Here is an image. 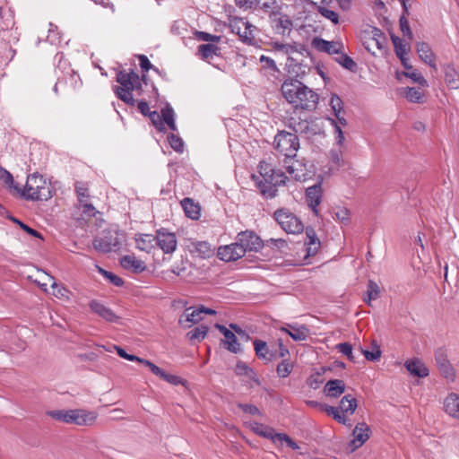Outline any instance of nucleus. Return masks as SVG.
<instances>
[{
  "label": "nucleus",
  "instance_id": "e433bc0d",
  "mask_svg": "<svg viewBox=\"0 0 459 459\" xmlns=\"http://www.w3.org/2000/svg\"><path fill=\"white\" fill-rule=\"evenodd\" d=\"M259 62L261 64L262 69L266 71L268 74L274 76L276 74L280 73V70L273 58L262 55L259 57Z\"/></svg>",
  "mask_w": 459,
  "mask_h": 459
},
{
  "label": "nucleus",
  "instance_id": "c03bdc74",
  "mask_svg": "<svg viewBox=\"0 0 459 459\" xmlns=\"http://www.w3.org/2000/svg\"><path fill=\"white\" fill-rule=\"evenodd\" d=\"M330 161L332 163L333 168H340L343 164L342 160V147H338V149L331 150L329 153Z\"/></svg>",
  "mask_w": 459,
  "mask_h": 459
},
{
  "label": "nucleus",
  "instance_id": "1a4fd4ad",
  "mask_svg": "<svg viewBox=\"0 0 459 459\" xmlns=\"http://www.w3.org/2000/svg\"><path fill=\"white\" fill-rule=\"evenodd\" d=\"M231 31L237 33L241 40L253 44L255 40L254 30L255 27L243 19L236 18L230 22Z\"/></svg>",
  "mask_w": 459,
  "mask_h": 459
},
{
  "label": "nucleus",
  "instance_id": "c85d7f7f",
  "mask_svg": "<svg viewBox=\"0 0 459 459\" xmlns=\"http://www.w3.org/2000/svg\"><path fill=\"white\" fill-rule=\"evenodd\" d=\"M156 234H141L136 238V247L142 251L150 253L156 247Z\"/></svg>",
  "mask_w": 459,
  "mask_h": 459
},
{
  "label": "nucleus",
  "instance_id": "c9c22d12",
  "mask_svg": "<svg viewBox=\"0 0 459 459\" xmlns=\"http://www.w3.org/2000/svg\"><path fill=\"white\" fill-rule=\"evenodd\" d=\"M254 347L255 355L260 359L265 361H270L272 359V355L269 353V349L267 343L261 340L254 341Z\"/></svg>",
  "mask_w": 459,
  "mask_h": 459
},
{
  "label": "nucleus",
  "instance_id": "7ed1b4c3",
  "mask_svg": "<svg viewBox=\"0 0 459 459\" xmlns=\"http://www.w3.org/2000/svg\"><path fill=\"white\" fill-rule=\"evenodd\" d=\"M47 413L57 421L78 426L91 425L97 418L95 412L82 409L55 410L48 411Z\"/></svg>",
  "mask_w": 459,
  "mask_h": 459
},
{
  "label": "nucleus",
  "instance_id": "603ef678",
  "mask_svg": "<svg viewBox=\"0 0 459 459\" xmlns=\"http://www.w3.org/2000/svg\"><path fill=\"white\" fill-rule=\"evenodd\" d=\"M196 251L204 257H210L213 255V249L208 242L201 241L195 245Z\"/></svg>",
  "mask_w": 459,
  "mask_h": 459
},
{
  "label": "nucleus",
  "instance_id": "13d9d810",
  "mask_svg": "<svg viewBox=\"0 0 459 459\" xmlns=\"http://www.w3.org/2000/svg\"><path fill=\"white\" fill-rule=\"evenodd\" d=\"M195 36H196L197 39L205 41V42L218 43L221 40L220 36L212 35V34H210L208 32H204V31H196Z\"/></svg>",
  "mask_w": 459,
  "mask_h": 459
},
{
  "label": "nucleus",
  "instance_id": "5fc2aeb1",
  "mask_svg": "<svg viewBox=\"0 0 459 459\" xmlns=\"http://www.w3.org/2000/svg\"><path fill=\"white\" fill-rule=\"evenodd\" d=\"M168 140H169V143L171 148L174 151H176L178 152H183L184 143L180 137H178V135H176L174 134H170L168 135Z\"/></svg>",
  "mask_w": 459,
  "mask_h": 459
},
{
  "label": "nucleus",
  "instance_id": "2f4dec72",
  "mask_svg": "<svg viewBox=\"0 0 459 459\" xmlns=\"http://www.w3.org/2000/svg\"><path fill=\"white\" fill-rule=\"evenodd\" d=\"M372 38L366 47L368 51H371L372 47H376L377 49L382 50L385 47L386 39L381 30L373 28L371 30Z\"/></svg>",
  "mask_w": 459,
  "mask_h": 459
},
{
  "label": "nucleus",
  "instance_id": "5701e85b",
  "mask_svg": "<svg viewBox=\"0 0 459 459\" xmlns=\"http://www.w3.org/2000/svg\"><path fill=\"white\" fill-rule=\"evenodd\" d=\"M411 375L425 377L429 374V368L418 359H409L404 364Z\"/></svg>",
  "mask_w": 459,
  "mask_h": 459
},
{
  "label": "nucleus",
  "instance_id": "a211bd4d",
  "mask_svg": "<svg viewBox=\"0 0 459 459\" xmlns=\"http://www.w3.org/2000/svg\"><path fill=\"white\" fill-rule=\"evenodd\" d=\"M255 434L270 439L273 443L276 444V436L278 433L274 431L272 427L258 423L256 421L245 422Z\"/></svg>",
  "mask_w": 459,
  "mask_h": 459
},
{
  "label": "nucleus",
  "instance_id": "ea45409f",
  "mask_svg": "<svg viewBox=\"0 0 459 459\" xmlns=\"http://www.w3.org/2000/svg\"><path fill=\"white\" fill-rule=\"evenodd\" d=\"M405 98L414 103H420L424 98L423 92L420 89L414 87H407L404 89Z\"/></svg>",
  "mask_w": 459,
  "mask_h": 459
},
{
  "label": "nucleus",
  "instance_id": "37998d69",
  "mask_svg": "<svg viewBox=\"0 0 459 459\" xmlns=\"http://www.w3.org/2000/svg\"><path fill=\"white\" fill-rule=\"evenodd\" d=\"M317 12L325 19L331 21L333 24L339 23V14L336 12L329 9L327 5L319 6Z\"/></svg>",
  "mask_w": 459,
  "mask_h": 459
},
{
  "label": "nucleus",
  "instance_id": "39448f33",
  "mask_svg": "<svg viewBox=\"0 0 459 459\" xmlns=\"http://www.w3.org/2000/svg\"><path fill=\"white\" fill-rule=\"evenodd\" d=\"M22 197L31 201H46L51 197V191L43 177L34 173L28 177Z\"/></svg>",
  "mask_w": 459,
  "mask_h": 459
},
{
  "label": "nucleus",
  "instance_id": "9b49d317",
  "mask_svg": "<svg viewBox=\"0 0 459 459\" xmlns=\"http://www.w3.org/2000/svg\"><path fill=\"white\" fill-rule=\"evenodd\" d=\"M156 246H158L164 254H172L177 249L178 240L176 235L168 230L161 228L156 230Z\"/></svg>",
  "mask_w": 459,
  "mask_h": 459
},
{
  "label": "nucleus",
  "instance_id": "f8f14e48",
  "mask_svg": "<svg viewBox=\"0 0 459 459\" xmlns=\"http://www.w3.org/2000/svg\"><path fill=\"white\" fill-rule=\"evenodd\" d=\"M435 361L439 369L440 374L448 380H454L455 374V369L450 363L447 352L444 348H437L435 351Z\"/></svg>",
  "mask_w": 459,
  "mask_h": 459
},
{
  "label": "nucleus",
  "instance_id": "338daca9",
  "mask_svg": "<svg viewBox=\"0 0 459 459\" xmlns=\"http://www.w3.org/2000/svg\"><path fill=\"white\" fill-rule=\"evenodd\" d=\"M117 354L120 356L123 359L131 360V361H137L139 363H142L143 359L142 358H139L135 355H131L126 352V351L120 347L117 346Z\"/></svg>",
  "mask_w": 459,
  "mask_h": 459
},
{
  "label": "nucleus",
  "instance_id": "de8ad7c7",
  "mask_svg": "<svg viewBox=\"0 0 459 459\" xmlns=\"http://www.w3.org/2000/svg\"><path fill=\"white\" fill-rule=\"evenodd\" d=\"M405 76L411 79L414 82L419 83L420 85L425 87L428 86V82L422 74L417 71L416 69H410L406 73H404Z\"/></svg>",
  "mask_w": 459,
  "mask_h": 459
},
{
  "label": "nucleus",
  "instance_id": "69168bd1",
  "mask_svg": "<svg viewBox=\"0 0 459 459\" xmlns=\"http://www.w3.org/2000/svg\"><path fill=\"white\" fill-rule=\"evenodd\" d=\"M238 406L246 413H248L251 415H258V416L262 415L260 410L255 405L247 404V403H238Z\"/></svg>",
  "mask_w": 459,
  "mask_h": 459
},
{
  "label": "nucleus",
  "instance_id": "4c0bfd02",
  "mask_svg": "<svg viewBox=\"0 0 459 459\" xmlns=\"http://www.w3.org/2000/svg\"><path fill=\"white\" fill-rule=\"evenodd\" d=\"M220 48L214 44H202L198 47V53L203 59L211 58L219 54Z\"/></svg>",
  "mask_w": 459,
  "mask_h": 459
},
{
  "label": "nucleus",
  "instance_id": "ddd939ff",
  "mask_svg": "<svg viewBox=\"0 0 459 459\" xmlns=\"http://www.w3.org/2000/svg\"><path fill=\"white\" fill-rule=\"evenodd\" d=\"M237 243L242 248L247 251H256L262 247V241L260 238L253 231L246 230L238 233L237 237Z\"/></svg>",
  "mask_w": 459,
  "mask_h": 459
},
{
  "label": "nucleus",
  "instance_id": "bf43d9fd",
  "mask_svg": "<svg viewBox=\"0 0 459 459\" xmlns=\"http://www.w3.org/2000/svg\"><path fill=\"white\" fill-rule=\"evenodd\" d=\"M330 105L332 109L334 112L335 116H339V114L342 111V101L337 95H333L330 100Z\"/></svg>",
  "mask_w": 459,
  "mask_h": 459
},
{
  "label": "nucleus",
  "instance_id": "b1692460",
  "mask_svg": "<svg viewBox=\"0 0 459 459\" xmlns=\"http://www.w3.org/2000/svg\"><path fill=\"white\" fill-rule=\"evenodd\" d=\"M180 204L186 217L192 220H198L200 218L201 207L198 203L194 202L189 197H186L180 202Z\"/></svg>",
  "mask_w": 459,
  "mask_h": 459
},
{
  "label": "nucleus",
  "instance_id": "58836bf2",
  "mask_svg": "<svg viewBox=\"0 0 459 459\" xmlns=\"http://www.w3.org/2000/svg\"><path fill=\"white\" fill-rule=\"evenodd\" d=\"M379 293H380V289H379L378 285L371 280L368 281L367 292L364 297V301L368 305L370 306L371 301L376 300L378 298Z\"/></svg>",
  "mask_w": 459,
  "mask_h": 459
},
{
  "label": "nucleus",
  "instance_id": "a878e982",
  "mask_svg": "<svg viewBox=\"0 0 459 459\" xmlns=\"http://www.w3.org/2000/svg\"><path fill=\"white\" fill-rule=\"evenodd\" d=\"M284 166L291 178L297 181H301L305 179V169L302 168L301 164H299L297 160H284Z\"/></svg>",
  "mask_w": 459,
  "mask_h": 459
},
{
  "label": "nucleus",
  "instance_id": "8fccbe9b",
  "mask_svg": "<svg viewBox=\"0 0 459 459\" xmlns=\"http://www.w3.org/2000/svg\"><path fill=\"white\" fill-rule=\"evenodd\" d=\"M283 442L287 444L288 446H290L293 450H299V446L292 440L287 434L284 433H278L276 436V444L281 445Z\"/></svg>",
  "mask_w": 459,
  "mask_h": 459
},
{
  "label": "nucleus",
  "instance_id": "72a5a7b5",
  "mask_svg": "<svg viewBox=\"0 0 459 459\" xmlns=\"http://www.w3.org/2000/svg\"><path fill=\"white\" fill-rule=\"evenodd\" d=\"M392 42L394 47V51L397 56V57L403 61V56H406L408 54V51L410 49L409 45L404 42L402 39H400L398 36L392 35L391 36Z\"/></svg>",
  "mask_w": 459,
  "mask_h": 459
},
{
  "label": "nucleus",
  "instance_id": "3c124183",
  "mask_svg": "<svg viewBox=\"0 0 459 459\" xmlns=\"http://www.w3.org/2000/svg\"><path fill=\"white\" fill-rule=\"evenodd\" d=\"M10 220L13 221L14 223L18 224L22 230H23L25 232H27L29 235L33 236L38 238H42V235L38 230L29 227L27 224L23 223L22 221L18 220L17 218H14L13 216L10 217Z\"/></svg>",
  "mask_w": 459,
  "mask_h": 459
},
{
  "label": "nucleus",
  "instance_id": "79ce46f5",
  "mask_svg": "<svg viewBox=\"0 0 459 459\" xmlns=\"http://www.w3.org/2000/svg\"><path fill=\"white\" fill-rule=\"evenodd\" d=\"M161 117L163 121L168 125V126L172 130H177V126L175 123V113L171 107L167 106L166 108H162L161 110Z\"/></svg>",
  "mask_w": 459,
  "mask_h": 459
},
{
  "label": "nucleus",
  "instance_id": "f257e3e1",
  "mask_svg": "<svg viewBox=\"0 0 459 459\" xmlns=\"http://www.w3.org/2000/svg\"><path fill=\"white\" fill-rule=\"evenodd\" d=\"M300 78L286 79L281 84V93L295 108L312 110L316 108L319 97L310 88L302 83Z\"/></svg>",
  "mask_w": 459,
  "mask_h": 459
},
{
  "label": "nucleus",
  "instance_id": "6e6552de",
  "mask_svg": "<svg viewBox=\"0 0 459 459\" xmlns=\"http://www.w3.org/2000/svg\"><path fill=\"white\" fill-rule=\"evenodd\" d=\"M273 216L280 227L288 234H299L304 230L300 219L288 209H278Z\"/></svg>",
  "mask_w": 459,
  "mask_h": 459
},
{
  "label": "nucleus",
  "instance_id": "aec40b11",
  "mask_svg": "<svg viewBox=\"0 0 459 459\" xmlns=\"http://www.w3.org/2000/svg\"><path fill=\"white\" fill-rule=\"evenodd\" d=\"M416 51L420 58L431 68L437 70L436 56L429 45L426 42H419L416 45Z\"/></svg>",
  "mask_w": 459,
  "mask_h": 459
},
{
  "label": "nucleus",
  "instance_id": "6e6d98bb",
  "mask_svg": "<svg viewBox=\"0 0 459 459\" xmlns=\"http://www.w3.org/2000/svg\"><path fill=\"white\" fill-rule=\"evenodd\" d=\"M409 14L405 13L403 12V15L400 17L399 22H400V28L404 36H407L410 39H412V32L410 28L409 21L406 18V16Z\"/></svg>",
  "mask_w": 459,
  "mask_h": 459
},
{
  "label": "nucleus",
  "instance_id": "0e129e2a",
  "mask_svg": "<svg viewBox=\"0 0 459 459\" xmlns=\"http://www.w3.org/2000/svg\"><path fill=\"white\" fill-rule=\"evenodd\" d=\"M141 364L148 367L154 375L160 377L161 379L162 377H164L163 375L165 371L159 368L158 366H156L155 364H153L152 361L143 359Z\"/></svg>",
  "mask_w": 459,
  "mask_h": 459
},
{
  "label": "nucleus",
  "instance_id": "f3484780",
  "mask_svg": "<svg viewBox=\"0 0 459 459\" xmlns=\"http://www.w3.org/2000/svg\"><path fill=\"white\" fill-rule=\"evenodd\" d=\"M215 327L224 335L225 348L232 353H238L241 351V345L238 342V339L233 332L228 329L226 326L216 324Z\"/></svg>",
  "mask_w": 459,
  "mask_h": 459
},
{
  "label": "nucleus",
  "instance_id": "a18cd8bd",
  "mask_svg": "<svg viewBox=\"0 0 459 459\" xmlns=\"http://www.w3.org/2000/svg\"><path fill=\"white\" fill-rule=\"evenodd\" d=\"M93 247L96 250L103 253H108L112 250V243L103 238H95Z\"/></svg>",
  "mask_w": 459,
  "mask_h": 459
},
{
  "label": "nucleus",
  "instance_id": "09e8293b",
  "mask_svg": "<svg viewBox=\"0 0 459 459\" xmlns=\"http://www.w3.org/2000/svg\"><path fill=\"white\" fill-rule=\"evenodd\" d=\"M277 29H281V33L284 34L285 31H288V33L290 32L293 27L292 21L286 15L281 16L277 21Z\"/></svg>",
  "mask_w": 459,
  "mask_h": 459
},
{
  "label": "nucleus",
  "instance_id": "c756f323",
  "mask_svg": "<svg viewBox=\"0 0 459 459\" xmlns=\"http://www.w3.org/2000/svg\"><path fill=\"white\" fill-rule=\"evenodd\" d=\"M281 331L287 333L294 341H305L308 336V330L304 325L296 327L288 325L287 327H281Z\"/></svg>",
  "mask_w": 459,
  "mask_h": 459
},
{
  "label": "nucleus",
  "instance_id": "473e14b6",
  "mask_svg": "<svg viewBox=\"0 0 459 459\" xmlns=\"http://www.w3.org/2000/svg\"><path fill=\"white\" fill-rule=\"evenodd\" d=\"M90 307L94 313L98 314L108 321L112 322L115 318V314L113 311L97 300L91 301Z\"/></svg>",
  "mask_w": 459,
  "mask_h": 459
},
{
  "label": "nucleus",
  "instance_id": "680f3d73",
  "mask_svg": "<svg viewBox=\"0 0 459 459\" xmlns=\"http://www.w3.org/2000/svg\"><path fill=\"white\" fill-rule=\"evenodd\" d=\"M236 372L238 375H247L252 377L255 375L254 371L244 362L238 361L236 365Z\"/></svg>",
  "mask_w": 459,
  "mask_h": 459
},
{
  "label": "nucleus",
  "instance_id": "a19ab883",
  "mask_svg": "<svg viewBox=\"0 0 459 459\" xmlns=\"http://www.w3.org/2000/svg\"><path fill=\"white\" fill-rule=\"evenodd\" d=\"M208 327L205 325H199L195 329L189 331L186 334L187 338L193 342H201L207 334Z\"/></svg>",
  "mask_w": 459,
  "mask_h": 459
},
{
  "label": "nucleus",
  "instance_id": "20e7f679",
  "mask_svg": "<svg viewBox=\"0 0 459 459\" xmlns=\"http://www.w3.org/2000/svg\"><path fill=\"white\" fill-rule=\"evenodd\" d=\"M117 82L121 84V87L117 88V96L125 103L134 106L135 100L134 98V91L140 93L141 82L137 74H123L120 73L117 76Z\"/></svg>",
  "mask_w": 459,
  "mask_h": 459
},
{
  "label": "nucleus",
  "instance_id": "864d4df0",
  "mask_svg": "<svg viewBox=\"0 0 459 459\" xmlns=\"http://www.w3.org/2000/svg\"><path fill=\"white\" fill-rule=\"evenodd\" d=\"M330 121H331V124L334 127L335 143H336V145L338 147H342L345 138H344L343 132H342V130L341 128V126L338 125L337 122L334 119H330Z\"/></svg>",
  "mask_w": 459,
  "mask_h": 459
},
{
  "label": "nucleus",
  "instance_id": "7c9ffc66",
  "mask_svg": "<svg viewBox=\"0 0 459 459\" xmlns=\"http://www.w3.org/2000/svg\"><path fill=\"white\" fill-rule=\"evenodd\" d=\"M358 406L357 400L354 398L351 394H346L344 395L339 404V411L344 415V413L347 414H353L356 411Z\"/></svg>",
  "mask_w": 459,
  "mask_h": 459
},
{
  "label": "nucleus",
  "instance_id": "4468645a",
  "mask_svg": "<svg viewBox=\"0 0 459 459\" xmlns=\"http://www.w3.org/2000/svg\"><path fill=\"white\" fill-rule=\"evenodd\" d=\"M217 255L222 261H235L245 255V249H242L236 241L230 245L219 247Z\"/></svg>",
  "mask_w": 459,
  "mask_h": 459
},
{
  "label": "nucleus",
  "instance_id": "412c9836",
  "mask_svg": "<svg viewBox=\"0 0 459 459\" xmlns=\"http://www.w3.org/2000/svg\"><path fill=\"white\" fill-rule=\"evenodd\" d=\"M345 383L341 379H332L324 386V393L327 397L337 398L345 392Z\"/></svg>",
  "mask_w": 459,
  "mask_h": 459
},
{
  "label": "nucleus",
  "instance_id": "052dcab7",
  "mask_svg": "<svg viewBox=\"0 0 459 459\" xmlns=\"http://www.w3.org/2000/svg\"><path fill=\"white\" fill-rule=\"evenodd\" d=\"M339 63L346 69L350 71H354L357 67L356 63L353 61L352 58L346 55H342L340 57Z\"/></svg>",
  "mask_w": 459,
  "mask_h": 459
},
{
  "label": "nucleus",
  "instance_id": "bb28decb",
  "mask_svg": "<svg viewBox=\"0 0 459 459\" xmlns=\"http://www.w3.org/2000/svg\"><path fill=\"white\" fill-rule=\"evenodd\" d=\"M444 408L446 413L459 420V394H448L444 401Z\"/></svg>",
  "mask_w": 459,
  "mask_h": 459
},
{
  "label": "nucleus",
  "instance_id": "774afa93",
  "mask_svg": "<svg viewBox=\"0 0 459 459\" xmlns=\"http://www.w3.org/2000/svg\"><path fill=\"white\" fill-rule=\"evenodd\" d=\"M267 243L281 251L288 246L287 241L283 238H270L267 240Z\"/></svg>",
  "mask_w": 459,
  "mask_h": 459
},
{
  "label": "nucleus",
  "instance_id": "e2e57ef3",
  "mask_svg": "<svg viewBox=\"0 0 459 459\" xmlns=\"http://www.w3.org/2000/svg\"><path fill=\"white\" fill-rule=\"evenodd\" d=\"M336 348L343 355L347 356L350 360H353L352 346L348 342L337 344Z\"/></svg>",
  "mask_w": 459,
  "mask_h": 459
},
{
  "label": "nucleus",
  "instance_id": "6ab92c4d",
  "mask_svg": "<svg viewBox=\"0 0 459 459\" xmlns=\"http://www.w3.org/2000/svg\"><path fill=\"white\" fill-rule=\"evenodd\" d=\"M369 427L362 422L358 423L352 431L354 438L351 441L353 449L360 447L369 438Z\"/></svg>",
  "mask_w": 459,
  "mask_h": 459
},
{
  "label": "nucleus",
  "instance_id": "f03ea898",
  "mask_svg": "<svg viewBox=\"0 0 459 459\" xmlns=\"http://www.w3.org/2000/svg\"><path fill=\"white\" fill-rule=\"evenodd\" d=\"M272 48L276 53L287 56L286 70L294 77L303 78L306 74L307 66L303 65V58L308 55V51L304 44L292 41H273L271 43Z\"/></svg>",
  "mask_w": 459,
  "mask_h": 459
},
{
  "label": "nucleus",
  "instance_id": "4be33fe9",
  "mask_svg": "<svg viewBox=\"0 0 459 459\" xmlns=\"http://www.w3.org/2000/svg\"><path fill=\"white\" fill-rule=\"evenodd\" d=\"M444 79L446 86L451 90L459 89V73L450 64H446L443 67Z\"/></svg>",
  "mask_w": 459,
  "mask_h": 459
},
{
  "label": "nucleus",
  "instance_id": "423d86ee",
  "mask_svg": "<svg viewBox=\"0 0 459 459\" xmlns=\"http://www.w3.org/2000/svg\"><path fill=\"white\" fill-rule=\"evenodd\" d=\"M274 148L285 160H293L299 148V140L295 134L280 131L274 137Z\"/></svg>",
  "mask_w": 459,
  "mask_h": 459
},
{
  "label": "nucleus",
  "instance_id": "f704fd0d",
  "mask_svg": "<svg viewBox=\"0 0 459 459\" xmlns=\"http://www.w3.org/2000/svg\"><path fill=\"white\" fill-rule=\"evenodd\" d=\"M320 411L326 412L328 415L332 416L338 423L348 425V420L345 415L342 414L339 411V408L330 406L323 403L320 405Z\"/></svg>",
  "mask_w": 459,
  "mask_h": 459
},
{
  "label": "nucleus",
  "instance_id": "9d476101",
  "mask_svg": "<svg viewBox=\"0 0 459 459\" xmlns=\"http://www.w3.org/2000/svg\"><path fill=\"white\" fill-rule=\"evenodd\" d=\"M119 264L127 274H140L147 269L145 262L134 254H128L119 257Z\"/></svg>",
  "mask_w": 459,
  "mask_h": 459
},
{
  "label": "nucleus",
  "instance_id": "49530a36",
  "mask_svg": "<svg viewBox=\"0 0 459 459\" xmlns=\"http://www.w3.org/2000/svg\"><path fill=\"white\" fill-rule=\"evenodd\" d=\"M333 218L342 223L350 222V211L345 207H337L333 210Z\"/></svg>",
  "mask_w": 459,
  "mask_h": 459
},
{
  "label": "nucleus",
  "instance_id": "dca6fc26",
  "mask_svg": "<svg viewBox=\"0 0 459 459\" xmlns=\"http://www.w3.org/2000/svg\"><path fill=\"white\" fill-rule=\"evenodd\" d=\"M323 189L320 183L309 186L306 190V200L307 205L312 209L313 212L317 215V207L321 203Z\"/></svg>",
  "mask_w": 459,
  "mask_h": 459
},
{
  "label": "nucleus",
  "instance_id": "4d7b16f0",
  "mask_svg": "<svg viewBox=\"0 0 459 459\" xmlns=\"http://www.w3.org/2000/svg\"><path fill=\"white\" fill-rule=\"evenodd\" d=\"M292 368L293 366L290 362L283 360L277 366V374L280 377H287L290 374Z\"/></svg>",
  "mask_w": 459,
  "mask_h": 459
},
{
  "label": "nucleus",
  "instance_id": "cd10ccee",
  "mask_svg": "<svg viewBox=\"0 0 459 459\" xmlns=\"http://www.w3.org/2000/svg\"><path fill=\"white\" fill-rule=\"evenodd\" d=\"M313 45L318 50L326 52L328 54H338L342 48V45L339 42L327 41L322 39H315L313 40Z\"/></svg>",
  "mask_w": 459,
  "mask_h": 459
},
{
  "label": "nucleus",
  "instance_id": "2eb2a0df",
  "mask_svg": "<svg viewBox=\"0 0 459 459\" xmlns=\"http://www.w3.org/2000/svg\"><path fill=\"white\" fill-rule=\"evenodd\" d=\"M306 239L304 241V247L306 250L305 258L314 256L318 252L321 242L317 238L314 229L307 227L306 228Z\"/></svg>",
  "mask_w": 459,
  "mask_h": 459
},
{
  "label": "nucleus",
  "instance_id": "0eeeda50",
  "mask_svg": "<svg viewBox=\"0 0 459 459\" xmlns=\"http://www.w3.org/2000/svg\"><path fill=\"white\" fill-rule=\"evenodd\" d=\"M260 174L264 178L265 183L262 181L257 183L258 187L260 188L263 195L268 194L269 197L274 196V192H270L272 190L271 186H266V183L273 186L285 184V180L287 177L280 171H275L274 169L269 168V165L265 162H261L259 165Z\"/></svg>",
  "mask_w": 459,
  "mask_h": 459
},
{
  "label": "nucleus",
  "instance_id": "393cba45",
  "mask_svg": "<svg viewBox=\"0 0 459 459\" xmlns=\"http://www.w3.org/2000/svg\"><path fill=\"white\" fill-rule=\"evenodd\" d=\"M203 319V310L200 307L193 308L188 307L186 309L184 315L179 318L178 323L184 327H188L186 323L196 324Z\"/></svg>",
  "mask_w": 459,
  "mask_h": 459
}]
</instances>
